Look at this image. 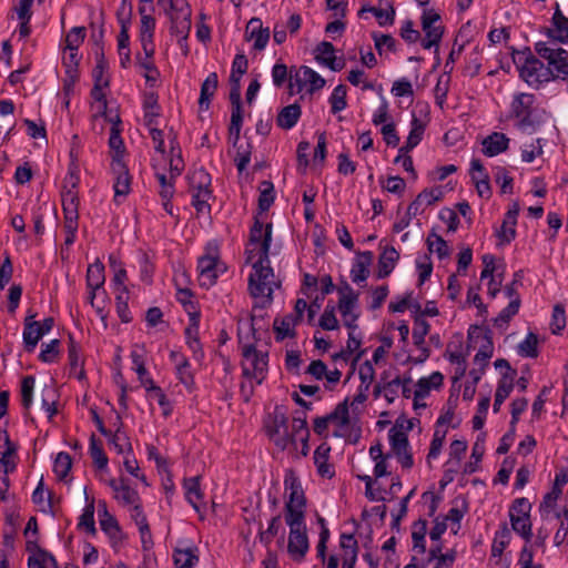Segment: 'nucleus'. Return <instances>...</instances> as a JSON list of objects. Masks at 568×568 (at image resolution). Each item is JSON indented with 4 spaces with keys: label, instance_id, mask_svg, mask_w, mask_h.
<instances>
[{
    "label": "nucleus",
    "instance_id": "nucleus-29",
    "mask_svg": "<svg viewBox=\"0 0 568 568\" xmlns=\"http://www.w3.org/2000/svg\"><path fill=\"white\" fill-rule=\"evenodd\" d=\"M200 317H190L189 324L184 329L185 343L190 351L192 352V356L195 362L202 363L205 354L200 342Z\"/></svg>",
    "mask_w": 568,
    "mask_h": 568
},
{
    "label": "nucleus",
    "instance_id": "nucleus-39",
    "mask_svg": "<svg viewBox=\"0 0 568 568\" xmlns=\"http://www.w3.org/2000/svg\"><path fill=\"white\" fill-rule=\"evenodd\" d=\"M183 489L185 499L187 503L200 513V505L204 498V493L201 489L200 477L194 476L190 478H185L183 480Z\"/></svg>",
    "mask_w": 568,
    "mask_h": 568
},
{
    "label": "nucleus",
    "instance_id": "nucleus-33",
    "mask_svg": "<svg viewBox=\"0 0 568 568\" xmlns=\"http://www.w3.org/2000/svg\"><path fill=\"white\" fill-rule=\"evenodd\" d=\"M444 356L454 366L455 378L464 377L467 371L468 351L463 344H448Z\"/></svg>",
    "mask_w": 568,
    "mask_h": 568
},
{
    "label": "nucleus",
    "instance_id": "nucleus-42",
    "mask_svg": "<svg viewBox=\"0 0 568 568\" xmlns=\"http://www.w3.org/2000/svg\"><path fill=\"white\" fill-rule=\"evenodd\" d=\"M315 59L333 71H338L343 67V63H336L335 49L331 42L323 41L316 47Z\"/></svg>",
    "mask_w": 568,
    "mask_h": 568
},
{
    "label": "nucleus",
    "instance_id": "nucleus-27",
    "mask_svg": "<svg viewBox=\"0 0 568 568\" xmlns=\"http://www.w3.org/2000/svg\"><path fill=\"white\" fill-rule=\"evenodd\" d=\"M445 195L444 186L436 185L424 189L409 204L410 214H422L425 210L442 201Z\"/></svg>",
    "mask_w": 568,
    "mask_h": 568
},
{
    "label": "nucleus",
    "instance_id": "nucleus-45",
    "mask_svg": "<svg viewBox=\"0 0 568 568\" xmlns=\"http://www.w3.org/2000/svg\"><path fill=\"white\" fill-rule=\"evenodd\" d=\"M110 449L123 457L130 455L132 452V445L126 433L118 428L114 433H110L106 437Z\"/></svg>",
    "mask_w": 568,
    "mask_h": 568
},
{
    "label": "nucleus",
    "instance_id": "nucleus-4",
    "mask_svg": "<svg viewBox=\"0 0 568 568\" xmlns=\"http://www.w3.org/2000/svg\"><path fill=\"white\" fill-rule=\"evenodd\" d=\"M79 183V168L74 162H71L61 190L63 230L65 232L64 243L67 245H72L75 242L79 230L80 200L77 191Z\"/></svg>",
    "mask_w": 568,
    "mask_h": 568
},
{
    "label": "nucleus",
    "instance_id": "nucleus-3",
    "mask_svg": "<svg viewBox=\"0 0 568 568\" xmlns=\"http://www.w3.org/2000/svg\"><path fill=\"white\" fill-rule=\"evenodd\" d=\"M239 348L241 351V368L243 381L240 393L245 402L254 394L256 385H261L268 372V352L261 345L252 323L245 322L237 328Z\"/></svg>",
    "mask_w": 568,
    "mask_h": 568
},
{
    "label": "nucleus",
    "instance_id": "nucleus-56",
    "mask_svg": "<svg viewBox=\"0 0 568 568\" xmlns=\"http://www.w3.org/2000/svg\"><path fill=\"white\" fill-rule=\"evenodd\" d=\"M359 480L365 484V495L372 501H382L386 499V490L382 489L377 479L369 475H358Z\"/></svg>",
    "mask_w": 568,
    "mask_h": 568
},
{
    "label": "nucleus",
    "instance_id": "nucleus-5",
    "mask_svg": "<svg viewBox=\"0 0 568 568\" xmlns=\"http://www.w3.org/2000/svg\"><path fill=\"white\" fill-rule=\"evenodd\" d=\"M158 4L170 21V33L176 38L178 44L186 54L192 28V8L189 0H158Z\"/></svg>",
    "mask_w": 568,
    "mask_h": 568
},
{
    "label": "nucleus",
    "instance_id": "nucleus-55",
    "mask_svg": "<svg viewBox=\"0 0 568 568\" xmlns=\"http://www.w3.org/2000/svg\"><path fill=\"white\" fill-rule=\"evenodd\" d=\"M400 386H403V384L399 378L394 377L388 382L376 385L375 395L377 396L378 394L383 393L387 403L393 404L399 396Z\"/></svg>",
    "mask_w": 568,
    "mask_h": 568
},
{
    "label": "nucleus",
    "instance_id": "nucleus-11",
    "mask_svg": "<svg viewBox=\"0 0 568 568\" xmlns=\"http://www.w3.org/2000/svg\"><path fill=\"white\" fill-rule=\"evenodd\" d=\"M189 189L192 194V205L197 213H210V200L213 197L211 175L203 168L192 170L189 175Z\"/></svg>",
    "mask_w": 568,
    "mask_h": 568
},
{
    "label": "nucleus",
    "instance_id": "nucleus-26",
    "mask_svg": "<svg viewBox=\"0 0 568 568\" xmlns=\"http://www.w3.org/2000/svg\"><path fill=\"white\" fill-rule=\"evenodd\" d=\"M108 485L113 491V498L124 508L136 505L142 500L138 490L129 486L128 481L123 478L110 479Z\"/></svg>",
    "mask_w": 568,
    "mask_h": 568
},
{
    "label": "nucleus",
    "instance_id": "nucleus-54",
    "mask_svg": "<svg viewBox=\"0 0 568 568\" xmlns=\"http://www.w3.org/2000/svg\"><path fill=\"white\" fill-rule=\"evenodd\" d=\"M72 468L71 456L65 452H60L53 463V473L61 481H69V475Z\"/></svg>",
    "mask_w": 568,
    "mask_h": 568
},
{
    "label": "nucleus",
    "instance_id": "nucleus-36",
    "mask_svg": "<svg viewBox=\"0 0 568 568\" xmlns=\"http://www.w3.org/2000/svg\"><path fill=\"white\" fill-rule=\"evenodd\" d=\"M509 141V138H507L505 133L493 132L483 140L481 151L486 156H496L508 149Z\"/></svg>",
    "mask_w": 568,
    "mask_h": 568
},
{
    "label": "nucleus",
    "instance_id": "nucleus-63",
    "mask_svg": "<svg viewBox=\"0 0 568 568\" xmlns=\"http://www.w3.org/2000/svg\"><path fill=\"white\" fill-rule=\"evenodd\" d=\"M36 386V378L32 375H27L21 381L20 397L21 405L26 410H29L33 402V390Z\"/></svg>",
    "mask_w": 568,
    "mask_h": 568
},
{
    "label": "nucleus",
    "instance_id": "nucleus-37",
    "mask_svg": "<svg viewBox=\"0 0 568 568\" xmlns=\"http://www.w3.org/2000/svg\"><path fill=\"white\" fill-rule=\"evenodd\" d=\"M292 428L296 435V443L301 442V455L307 456L310 453V429L307 427L306 415L304 413H298L292 418Z\"/></svg>",
    "mask_w": 568,
    "mask_h": 568
},
{
    "label": "nucleus",
    "instance_id": "nucleus-9",
    "mask_svg": "<svg viewBox=\"0 0 568 568\" xmlns=\"http://www.w3.org/2000/svg\"><path fill=\"white\" fill-rule=\"evenodd\" d=\"M511 116L517 120V126L524 131H534L541 122L536 97L531 93H517L510 103Z\"/></svg>",
    "mask_w": 568,
    "mask_h": 568
},
{
    "label": "nucleus",
    "instance_id": "nucleus-49",
    "mask_svg": "<svg viewBox=\"0 0 568 568\" xmlns=\"http://www.w3.org/2000/svg\"><path fill=\"white\" fill-rule=\"evenodd\" d=\"M87 288L102 290L105 283L104 265L100 260H95L87 270Z\"/></svg>",
    "mask_w": 568,
    "mask_h": 568
},
{
    "label": "nucleus",
    "instance_id": "nucleus-52",
    "mask_svg": "<svg viewBox=\"0 0 568 568\" xmlns=\"http://www.w3.org/2000/svg\"><path fill=\"white\" fill-rule=\"evenodd\" d=\"M68 359L70 364L71 373L79 379L84 376V371L82 368L83 361L81 355L80 346L74 342L71 337L68 348Z\"/></svg>",
    "mask_w": 568,
    "mask_h": 568
},
{
    "label": "nucleus",
    "instance_id": "nucleus-18",
    "mask_svg": "<svg viewBox=\"0 0 568 568\" xmlns=\"http://www.w3.org/2000/svg\"><path fill=\"white\" fill-rule=\"evenodd\" d=\"M390 455L394 456L403 470H409L414 466L408 437L405 432L392 428L388 432Z\"/></svg>",
    "mask_w": 568,
    "mask_h": 568
},
{
    "label": "nucleus",
    "instance_id": "nucleus-2",
    "mask_svg": "<svg viewBox=\"0 0 568 568\" xmlns=\"http://www.w3.org/2000/svg\"><path fill=\"white\" fill-rule=\"evenodd\" d=\"M272 241V224L255 220L246 244V262L252 265L248 291L254 298L270 304L274 291V272L270 266L268 251Z\"/></svg>",
    "mask_w": 568,
    "mask_h": 568
},
{
    "label": "nucleus",
    "instance_id": "nucleus-44",
    "mask_svg": "<svg viewBox=\"0 0 568 568\" xmlns=\"http://www.w3.org/2000/svg\"><path fill=\"white\" fill-rule=\"evenodd\" d=\"M399 260V253L394 246H386L378 258V277L388 276Z\"/></svg>",
    "mask_w": 568,
    "mask_h": 568
},
{
    "label": "nucleus",
    "instance_id": "nucleus-34",
    "mask_svg": "<svg viewBox=\"0 0 568 568\" xmlns=\"http://www.w3.org/2000/svg\"><path fill=\"white\" fill-rule=\"evenodd\" d=\"M143 122L145 126L159 125L161 118V106L159 104V97L154 92L144 94L143 99Z\"/></svg>",
    "mask_w": 568,
    "mask_h": 568
},
{
    "label": "nucleus",
    "instance_id": "nucleus-58",
    "mask_svg": "<svg viewBox=\"0 0 568 568\" xmlns=\"http://www.w3.org/2000/svg\"><path fill=\"white\" fill-rule=\"evenodd\" d=\"M115 311L122 323H130L133 317L129 308L130 291L114 292Z\"/></svg>",
    "mask_w": 568,
    "mask_h": 568
},
{
    "label": "nucleus",
    "instance_id": "nucleus-62",
    "mask_svg": "<svg viewBox=\"0 0 568 568\" xmlns=\"http://www.w3.org/2000/svg\"><path fill=\"white\" fill-rule=\"evenodd\" d=\"M517 352L523 357L536 358L538 356V337L534 333H528L518 344Z\"/></svg>",
    "mask_w": 568,
    "mask_h": 568
},
{
    "label": "nucleus",
    "instance_id": "nucleus-50",
    "mask_svg": "<svg viewBox=\"0 0 568 568\" xmlns=\"http://www.w3.org/2000/svg\"><path fill=\"white\" fill-rule=\"evenodd\" d=\"M109 261H110V266L114 273L113 278L111 281L113 292H122V290L129 291V288L126 286L128 273H126V270L124 268V265L120 261H118L116 257L113 255H111L109 257Z\"/></svg>",
    "mask_w": 568,
    "mask_h": 568
},
{
    "label": "nucleus",
    "instance_id": "nucleus-31",
    "mask_svg": "<svg viewBox=\"0 0 568 568\" xmlns=\"http://www.w3.org/2000/svg\"><path fill=\"white\" fill-rule=\"evenodd\" d=\"M245 38L253 42V48L256 51H262L268 43L270 29L267 27H263L260 18H252L246 24Z\"/></svg>",
    "mask_w": 568,
    "mask_h": 568
},
{
    "label": "nucleus",
    "instance_id": "nucleus-6",
    "mask_svg": "<svg viewBox=\"0 0 568 568\" xmlns=\"http://www.w3.org/2000/svg\"><path fill=\"white\" fill-rule=\"evenodd\" d=\"M197 281L201 287L211 288L217 278L227 271V265L221 258V242L210 240L206 242L203 254L197 258Z\"/></svg>",
    "mask_w": 568,
    "mask_h": 568
},
{
    "label": "nucleus",
    "instance_id": "nucleus-7",
    "mask_svg": "<svg viewBox=\"0 0 568 568\" xmlns=\"http://www.w3.org/2000/svg\"><path fill=\"white\" fill-rule=\"evenodd\" d=\"M264 430L268 440L281 452L296 448V435L292 428V420L285 412L276 406L264 419Z\"/></svg>",
    "mask_w": 568,
    "mask_h": 568
},
{
    "label": "nucleus",
    "instance_id": "nucleus-47",
    "mask_svg": "<svg viewBox=\"0 0 568 568\" xmlns=\"http://www.w3.org/2000/svg\"><path fill=\"white\" fill-rule=\"evenodd\" d=\"M219 84V78L215 72L210 73L201 85L199 105L201 110H207L211 100L214 97Z\"/></svg>",
    "mask_w": 568,
    "mask_h": 568
},
{
    "label": "nucleus",
    "instance_id": "nucleus-8",
    "mask_svg": "<svg viewBox=\"0 0 568 568\" xmlns=\"http://www.w3.org/2000/svg\"><path fill=\"white\" fill-rule=\"evenodd\" d=\"M534 49L538 57L547 62L551 81L561 80L568 83V51L545 41L536 42Z\"/></svg>",
    "mask_w": 568,
    "mask_h": 568
},
{
    "label": "nucleus",
    "instance_id": "nucleus-53",
    "mask_svg": "<svg viewBox=\"0 0 568 568\" xmlns=\"http://www.w3.org/2000/svg\"><path fill=\"white\" fill-rule=\"evenodd\" d=\"M511 538L510 530L506 523L501 524L496 530L493 544H491V556L500 557L505 548L509 545Z\"/></svg>",
    "mask_w": 568,
    "mask_h": 568
},
{
    "label": "nucleus",
    "instance_id": "nucleus-17",
    "mask_svg": "<svg viewBox=\"0 0 568 568\" xmlns=\"http://www.w3.org/2000/svg\"><path fill=\"white\" fill-rule=\"evenodd\" d=\"M173 282L176 288L175 298L186 312L189 318L201 316L197 302L194 298L193 292L186 287L190 277L184 270H176L174 273Z\"/></svg>",
    "mask_w": 568,
    "mask_h": 568
},
{
    "label": "nucleus",
    "instance_id": "nucleus-21",
    "mask_svg": "<svg viewBox=\"0 0 568 568\" xmlns=\"http://www.w3.org/2000/svg\"><path fill=\"white\" fill-rule=\"evenodd\" d=\"M468 444L465 439H454L448 448V458L444 464V479L450 483L462 468V460L467 452Z\"/></svg>",
    "mask_w": 568,
    "mask_h": 568
},
{
    "label": "nucleus",
    "instance_id": "nucleus-25",
    "mask_svg": "<svg viewBox=\"0 0 568 568\" xmlns=\"http://www.w3.org/2000/svg\"><path fill=\"white\" fill-rule=\"evenodd\" d=\"M520 206L517 201L513 202L505 213L500 227L496 231V236L500 245L509 244L516 237V225Z\"/></svg>",
    "mask_w": 568,
    "mask_h": 568
},
{
    "label": "nucleus",
    "instance_id": "nucleus-51",
    "mask_svg": "<svg viewBox=\"0 0 568 568\" xmlns=\"http://www.w3.org/2000/svg\"><path fill=\"white\" fill-rule=\"evenodd\" d=\"M426 244L429 253L436 254L439 260L449 257L450 247L448 243L436 232H429Z\"/></svg>",
    "mask_w": 568,
    "mask_h": 568
},
{
    "label": "nucleus",
    "instance_id": "nucleus-60",
    "mask_svg": "<svg viewBox=\"0 0 568 568\" xmlns=\"http://www.w3.org/2000/svg\"><path fill=\"white\" fill-rule=\"evenodd\" d=\"M78 528L91 535L95 534L94 500H91L84 506L82 514L79 517Z\"/></svg>",
    "mask_w": 568,
    "mask_h": 568
},
{
    "label": "nucleus",
    "instance_id": "nucleus-23",
    "mask_svg": "<svg viewBox=\"0 0 568 568\" xmlns=\"http://www.w3.org/2000/svg\"><path fill=\"white\" fill-rule=\"evenodd\" d=\"M111 171L114 176L113 190L114 202L121 204L123 199L131 192V175L125 162L111 163Z\"/></svg>",
    "mask_w": 568,
    "mask_h": 568
},
{
    "label": "nucleus",
    "instance_id": "nucleus-43",
    "mask_svg": "<svg viewBox=\"0 0 568 568\" xmlns=\"http://www.w3.org/2000/svg\"><path fill=\"white\" fill-rule=\"evenodd\" d=\"M447 428H435L434 434L429 444V449L426 455V464L429 468L433 467V463L438 459L445 445Z\"/></svg>",
    "mask_w": 568,
    "mask_h": 568
},
{
    "label": "nucleus",
    "instance_id": "nucleus-41",
    "mask_svg": "<svg viewBox=\"0 0 568 568\" xmlns=\"http://www.w3.org/2000/svg\"><path fill=\"white\" fill-rule=\"evenodd\" d=\"M342 565H355L357 560V540L352 534H342L339 537Z\"/></svg>",
    "mask_w": 568,
    "mask_h": 568
},
{
    "label": "nucleus",
    "instance_id": "nucleus-59",
    "mask_svg": "<svg viewBox=\"0 0 568 568\" xmlns=\"http://www.w3.org/2000/svg\"><path fill=\"white\" fill-rule=\"evenodd\" d=\"M154 54H144L143 58L138 57V65L144 70L146 83L153 85L160 78V71L153 61Z\"/></svg>",
    "mask_w": 568,
    "mask_h": 568
},
{
    "label": "nucleus",
    "instance_id": "nucleus-64",
    "mask_svg": "<svg viewBox=\"0 0 568 568\" xmlns=\"http://www.w3.org/2000/svg\"><path fill=\"white\" fill-rule=\"evenodd\" d=\"M29 568H57V561L54 557L43 550H38L28 558Z\"/></svg>",
    "mask_w": 568,
    "mask_h": 568
},
{
    "label": "nucleus",
    "instance_id": "nucleus-12",
    "mask_svg": "<svg viewBox=\"0 0 568 568\" xmlns=\"http://www.w3.org/2000/svg\"><path fill=\"white\" fill-rule=\"evenodd\" d=\"M325 83V79L310 67L302 65L290 69V90L292 94H313L323 89Z\"/></svg>",
    "mask_w": 568,
    "mask_h": 568
},
{
    "label": "nucleus",
    "instance_id": "nucleus-10",
    "mask_svg": "<svg viewBox=\"0 0 568 568\" xmlns=\"http://www.w3.org/2000/svg\"><path fill=\"white\" fill-rule=\"evenodd\" d=\"M426 520H418L412 527V559L404 568H426L430 561L440 552L442 547L434 545L426 550Z\"/></svg>",
    "mask_w": 568,
    "mask_h": 568
},
{
    "label": "nucleus",
    "instance_id": "nucleus-38",
    "mask_svg": "<svg viewBox=\"0 0 568 568\" xmlns=\"http://www.w3.org/2000/svg\"><path fill=\"white\" fill-rule=\"evenodd\" d=\"M300 323V321L290 314H286L283 317H276L273 323L276 341L295 337V328Z\"/></svg>",
    "mask_w": 568,
    "mask_h": 568
},
{
    "label": "nucleus",
    "instance_id": "nucleus-30",
    "mask_svg": "<svg viewBox=\"0 0 568 568\" xmlns=\"http://www.w3.org/2000/svg\"><path fill=\"white\" fill-rule=\"evenodd\" d=\"M108 121L112 124L109 138V146L112 156L111 163H115L116 161L125 162V146L121 138L120 116L118 113H114V115L109 116Z\"/></svg>",
    "mask_w": 568,
    "mask_h": 568
},
{
    "label": "nucleus",
    "instance_id": "nucleus-28",
    "mask_svg": "<svg viewBox=\"0 0 568 568\" xmlns=\"http://www.w3.org/2000/svg\"><path fill=\"white\" fill-rule=\"evenodd\" d=\"M169 357L174 364L175 376L179 382L183 384L189 392L193 390L195 385L194 374L186 356L179 351H171Z\"/></svg>",
    "mask_w": 568,
    "mask_h": 568
},
{
    "label": "nucleus",
    "instance_id": "nucleus-32",
    "mask_svg": "<svg viewBox=\"0 0 568 568\" xmlns=\"http://www.w3.org/2000/svg\"><path fill=\"white\" fill-rule=\"evenodd\" d=\"M331 450V445L324 442L316 447L313 454V460L316 467V471L318 476H321L322 478L331 479L335 476V467L329 462Z\"/></svg>",
    "mask_w": 568,
    "mask_h": 568
},
{
    "label": "nucleus",
    "instance_id": "nucleus-57",
    "mask_svg": "<svg viewBox=\"0 0 568 568\" xmlns=\"http://www.w3.org/2000/svg\"><path fill=\"white\" fill-rule=\"evenodd\" d=\"M328 418L331 424H334L337 428H346L351 423L348 398L339 403L335 409L328 414Z\"/></svg>",
    "mask_w": 568,
    "mask_h": 568
},
{
    "label": "nucleus",
    "instance_id": "nucleus-46",
    "mask_svg": "<svg viewBox=\"0 0 568 568\" xmlns=\"http://www.w3.org/2000/svg\"><path fill=\"white\" fill-rule=\"evenodd\" d=\"M302 114L301 106L297 103H293L284 106L277 114L276 123L281 129L291 130Z\"/></svg>",
    "mask_w": 568,
    "mask_h": 568
},
{
    "label": "nucleus",
    "instance_id": "nucleus-48",
    "mask_svg": "<svg viewBox=\"0 0 568 568\" xmlns=\"http://www.w3.org/2000/svg\"><path fill=\"white\" fill-rule=\"evenodd\" d=\"M552 24L554 28L548 31V36L559 43H568V18L560 10L555 11Z\"/></svg>",
    "mask_w": 568,
    "mask_h": 568
},
{
    "label": "nucleus",
    "instance_id": "nucleus-19",
    "mask_svg": "<svg viewBox=\"0 0 568 568\" xmlns=\"http://www.w3.org/2000/svg\"><path fill=\"white\" fill-rule=\"evenodd\" d=\"M443 386L444 375L438 371L420 377L414 386V409H425L427 407L425 399L433 390H439Z\"/></svg>",
    "mask_w": 568,
    "mask_h": 568
},
{
    "label": "nucleus",
    "instance_id": "nucleus-14",
    "mask_svg": "<svg viewBox=\"0 0 568 568\" xmlns=\"http://www.w3.org/2000/svg\"><path fill=\"white\" fill-rule=\"evenodd\" d=\"M519 77L532 89H540L551 82V73L547 70L544 60L528 53L523 63L518 65Z\"/></svg>",
    "mask_w": 568,
    "mask_h": 568
},
{
    "label": "nucleus",
    "instance_id": "nucleus-35",
    "mask_svg": "<svg viewBox=\"0 0 568 568\" xmlns=\"http://www.w3.org/2000/svg\"><path fill=\"white\" fill-rule=\"evenodd\" d=\"M43 336L44 334L40 328V322L33 321V315L26 317L22 334L26 351L32 353Z\"/></svg>",
    "mask_w": 568,
    "mask_h": 568
},
{
    "label": "nucleus",
    "instance_id": "nucleus-22",
    "mask_svg": "<svg viewBox=\"0 0 568 568\" xmlns=\"http://www.w3.org/2000/svg\"><path fill=\"white\" fill-rule=\"evenodd\" d=\"M172 557L175 568H194L200 561V550L191 540H179Z\"/></svg>",
    "mask_w": 568,
    "mask_h": 568
},
{
    "label": "nucleus",
    "instance_id": "nucleus-1",
    "mask_svg": "<svg viewBox=\"0 0 568 568\" xmlns=\"http://www.w3.org/2000/svg\"><path fill=\"white\" fill-rule=\"evenodd\" d=\"M284 521L288 527L287 554L292 560L301 562L310 549L306 528L307 500L302 481L292 468L284 474Z\"/></svg>",
    "mask_w": 568,
    "mask_h": 568
},
{
    "label": "nucleus",
    "instance_id": "nucleus-61",
    "mask_svg": "<svg viewBox=\"0 0 568 568\" xmlns=\"http://www.w3.org/2000/svg\"><path fill=\"white\" fill-rule=\"evenodd\" d=\"M108 87H99L93 85L91 90V97L94 101L93 108L95 109L98 114L103 115L106 120L110 115H114L113 112H108L106 99H105V90Z\"/></svg>",
    "mask_w": 568,
    "mask_h": 568
},
{
    "label": "nucleus",
    "instance_id": "nucleus-40",
    "mask_svg": "<svg viewBox=\"0 0 568 568\" xmlns=\"http://www.w3.org/2000/svg\"><path fill=\"white\" fill-rule=\"evenodd\" d=\"M426 125L427 121L425 119L418 118L415 113H413L410 130L406 142L402 145V148L406 149V151H413L422 142Z\"/></svg>",
    "mask_w": 568,
    "mask_h": 568
},
{
    "label": "nucleus",
    "instance_id": "nucleus-20",
    "mask_svg": "<svg viewBox=\"0 0 568 568\" xmlns=\"http://www.w3.org/2000/svg\"><path fill=\"white\" fill-rule=\"evenodd\" d=\"M98 516L101 530L109 537L111 545L115 547L121 544L123 532L116 518L110 514L104 500H99L98 503Z\"/></svg>",
    "mask_w": 568,
    "mask_h": 568
},
{
    "label": "nucleus",
    "instance_id": "nucleus-15",
    "mask_svg": "<svg viewBox=\"0 0 568 568\" xmlns=\"http://www.w3.org/2000/svg\"><path fill=\"white\" fill-rule=\"evenodd\" d=\"M420 27L424 32V38L420 40L422 47L425 50L432 48L437 50L444 34L440 14L434 9L425 8L420 17Z\"/></svg>",
    "mask_w": 568,
    "mask_h": 568
},
{
    "label": "nucleus",
    "instance_id": "nucleus-16",
    "mask_svg": "<svg viewBox=\"0 0 568 568\" xmlns=\"http://www.w3.org/2000/svg\"><path fill=\"white\" fill-rule=\"evenodd\" d=\"M530 511L531 504L525 497L516 498L509 508L511 528L526 541L532 537Z\"/></svg>",
    "mask_w": 568,
    "mask_h": 568
},
{
    "label": "nucleus",
    "instance_id": "nucleus-24",
    "mask_svg": "<svg viewBox=\"0 0 568 568\" xmlns=\"http://www.w3.org/2000/svg\"><path fill=\"white\" fill-rule=\"evenodd\" d=\"M139 13L141 16L140 21V30H139V39L144 54H154L155 53V44H154V31L156 26V20L153 16L145 12V8H139Z\"/></svg>",
    "mask_w": 568,
    "mask_h": 568
},
{
    "label": "nucleus",
    "instance_id": "nucleus-13",
    "mask_svg": "<svg viewBox=\"0 0 568 568\" xmlns=\"http://www.w3.org/2000/svg\"><path fill=\"white\" fill-rule=\"evenodd\" d=\"M337 293L338 303L335 307L342 316L343 324L348 329H356L357 320L361 315L359 294L348 283L338 286Z\"/></svg>",
    "mask_w": 568,
    "mask_h": 568
}]
</instances>
